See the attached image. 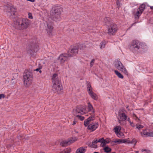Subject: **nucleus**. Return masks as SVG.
Listing matches in <instances>:
<instances>
[{
  "label": "nucleus",
  "instance_id": "72a5a7b5",
  "mask_svg": "<svg viewBox=\"0 0 153 153\" xmlns=\"http://www.w3.org/2000/svg\"><path fill=\"white\" fill-rule=\"evenodd\" d=\"M106 43L105 42H102L100 43V49H102L105 47Z\"/></svg>",
  "mask_w": 153,
  "mask_h": 153
},
{
  "label": "nucleus",
  "instance_id": "603ef678",
  "mask_svg": "<svg viewBox=\"0 0 153 153\" xmlns=\"http://www.w3.org/2000/svg\"><path fill=\"white\" fill-rule=\"evenodd\" d=\"M120 4V2L118 1L117 2V4L118 5V4Z\"/></svg>",
  "mask_w": 153,
  "mask_h": 153
},
{
  "label": "nucleus",
  "instance_id": "0eeeda50",
  "mask_svg": "<svg viewBox=\"0 0 153 153\" xmlns=\"http://www.w3.org/2000/svg\"><path fill=\"white\" fill-rule=\"evenodd\" d=\"M126 111L124 109L120 110L118 112V122L120 124H122L123 121L127 120V116L126 114Z\"/></svg>",
  "mask_w": 153,
  "mask_h": 153
},
{
  "label": "nucleus",
  "instance_id": "b1692460",
  "mask_svg": "<svg viewBox=\"0 0 153 153\" xmlns=\"http://www.w3.org/2000/svg\"><path fill=\"white\" fill-rule=\"evenodd\" d=\"M146 5L144 4H141L139 8L138 9L139 10L141 11V12H143L145 8Z\"/></svg>",
  "mask_w": 153,
  "mask_h": 153
},
{
  "label": "nucleus",
  "instance_id": "473e14b6",
  "mask_svg": "<svg viewBox=\"0 0 153 153\" xmlns=\"http://www.w3.org/2000/svg\"><path fill=\"white\" fill-rule=\"evenodd\" d=\"M136 128L139 130L142 128L144 127L142 125H140L139 124H137L136 125Z\"/></svg>",
  "mask_w": 153,
  "mask_h": 153
},
{
  "label": "nucleus",
  "instance_id": "4c0bfd02",
  "mask_svg": "<svg viewBox=\"0 0 153 153\" xmlns=\"http://www.w3.org/2000/svg\"><path fill=\"white\" fill-rule=\"evenodd\" d=\"M76 116L78 117L79 119L81 120H83L84 119L83 117L79 115H76Z\"/></svg>",
  "mask_w": 153,
  "mask_h": 153
},
{
  "label": "nucleus",
  "instance_id": "c756f323",
  "mask_svg": "<svg viewBox=\"0 0 153 153\" xmlns=\"http://www.w3.org/2000/svg\"><path fill=\"white\" fill-rule=\"evenodd\" d=\"M142 13V12H141V11L139 10L138 9L137 10V11L136 13L135 16H137V18H138L139 16Z\"/></svg>",
  "mask_w": 153,
  "mask_h": 153
},
{
  "label": "nucleus",
  "instance_id": "ea45409f",
  "mask_svg": "<svg viewBox=\"0 0 153 153\" xmlns=\"http://www.w3.org/2000/svg\"><path fill=\"white\" fill-rule=\"evenodd\" d=\"M104 139L103 138H99L98 140H97L98 142H100L101 143L102 141H104Z\"/></svg>",
  "mask_w": 153,
  "mask_h": 153
},
{
  "label": "nucleus",
  "instance_id": "864d4df0",
  "mask_svg": "<svg viewBox=\"0 0 153 153\" xmlns=\"http://www.w3.org/2000/svg\"><path fill=\"white\" fill-rule=\"evenodd\" d=\"M146 149H144V150H143H143H142V152H143V151H146Z\"/></svg>",
  "mask_w": 153,
  "mask_h": 153
},
{
  "label": "nucleus",
  "instance_id": "a211bd4d",
  "mask_svg": "<svg viewBox=\"0 0 153 153\" xmlns=\"http://www.w3.org/2000/svg\"><path fill=\"white\" fill-rule=\"evenodd\" d=\"M89 95L91 97L95 100H97V97L96 94L94 93L93 91L88 93Z\"/></svg>",
  "mask_w": 153,
  "mask_h": 153
},
{
  "label": "nucleus",
  "instance_id": "4be33fe9",
  "mask_svg": "<svg viewBox=\"0 0 153 153\" xmlns=\"http://www.w3.org/2000/svg\"><path fill=\"white\" fill-rule=\"evenodd\" d=\"M71 151V149L69 148H68L64 149L59 153H70Z\"/></svg>",
  "mask_w": 153,
  "mask_h": 153
},
{
  "label": "nucleus",
  "instance_id": "2eb2a0df",
  "mask_svg": "<svg viewBox=\"0 0 153 153\" xmlns=\"http://www.w3.org/2000/svg\"><path fill=\"white\" fill-rule=\"evenodd\" d=\"M53 29V27L51 24H47V28L46 29V30L48 34L49 35H52Z\"/></svg>",
  "mask_w": 153,
  "mask_h": 153
},
{
  "label": "nucleus",
  "instance_id": "8fccbe9b",
  "mask_svg": "<svg viewBox=\"0 0 153 153\" xmlns=\"http://www.w3.org/2000/svg\"><path fill=\"white\" fill-rule=\"evenodd\" d=\"M127 120L129 122V123H131V121L130 120V119L129 118H128L127 119Z\"/></svg>",
  "mask_w": 153,
  "mask_h": 153
},
{
  "label": "nucleus",
  "instance_id": "052dcab7",
  "mask_svg": "<svg viewBox=\"0 0 153 153\" xmlns=\"http://www.w3.org/2000/svg\"><path fill=\"white\" fill-rule=\"evenodd\" d=\"M138 151H137V152H136V153H138Z\"/></svg>",
  "mask_w": 153,
  "mask_h": 153
},
{
  "label": "nucleus",
  "instance_id": "f704fd0d",
  "mask_svg": "<svg viewBox=\"0 0 153 153\" xmlns=\"http://www.w3.org/2000/svg\"><path fill=\"white\" fill-rule=\"evenodd\" d=\"M98 142L97 140L96 139V140H94L92 142V144L93 145V146L94 148H96L97 147V146L95 145V144H96Z\"/></svg>",
  "mask_w": 153,
  "mask_h": 153
},
{
  "label": "nucleus",
  "instance_id": "6e6d98bb",
  "mask_svg": "<svg viewBox=\"0 0 153 153\" xmlns=\"http://www.w3.org/2000/svg\"><path fill=\"white\" fill-rule=\"evenodd\" d=\"M39 72L41 73L42 72V71L40 70V69L39 71Z\"/></svg>",
  "mask_w": 153,
  "mask_h": 153
},
{
  "label": "nucleus",
  "instance_id": "6e6552de",
  "mask_svg": "<svg viewBox=\"0 0 153 153\" xmlns=\"http://www.w3.org/2000/svg\"><path fill=\"white\" fill-rule=\"evenodd\" d=\"M73 111L74 114L75 115H83L85 113L86 107L82 105L77 106Z\"/></svg>",
  "mask_w": 153,
  "mask_h": 153
},
{
  "label": "nucleus",
  "instance_id": "aec40b11",
  "mask_svg": "<svg viewBox=\"0 0 153 153\" xmlns=\"http://www.w3.org/2000/svg\"><path fill=\"white\" fill-rule=\"evenodd\" d=\"M76 140V138H71L68 139L67 140L68 144L70 145L71 143L74 142Z\"/></svg>",
  "mask_w": 153,
  "mask_h": 153
},
{
  "label": "nucleus",
  "instance_id": "7c9ffc66",
  "mask_svg": "<svg viewBox=\"0 0 153 153\" xmlns=\"http://www.w3.org/2000/svg\"><path fill=\"white\" fill-rule=\"evenodd\" d=\"M126 142V141L125 140H121L119 139L117 140H116L114 141V143H125Z\"/></svg>",
  "mask_w": 153,
  "mask_h": 153
},
{
  "label": "nucleus",
  "instance_id": "09e8293b",
  "mask_svg": "<svg viewBox=\"0 0 153 153\" xmlns=\"http://www.w3.org/2000/svg\"><path fill=\"white\" fill-rule=\"evenodd\" d=\"M41 69V68H36L35 69V71H39L40 69Z\"/></svg>",
  "mask_w": 153,
  "mask_h": 153
},
{
  "label": "nucleus",
  "instance_id": "7ed1b4c3",
  "mask_svg": "<svg viewBox=\"0 0 153 153\" xmlns=\"http://www.w3.org/2000/svg\"><path fill=\"white\" fill-rule=\"evenodd\" d=\"M77 52V49L76 48H73L69 50L68 54H61L59 57V60L61 63H63L68 59V57L72 56L73 55L76 53Z\"/></svg>",
  "mask_w": 153,
  "mask_h": 153
},
{
  "label": "nucleus",
  "instance_id": "39448f33",
  "mask_svg": "<svg viewBox=\"0 0 153 153\" xmlns=\"http://www.w3.org/2000/svg\"><path fill=\"white\" fill-rule=\"evenodd\" d=\"M143 44L137 40L133 41L130 46L131 49L134 52L140 51L143 48Z\"/></svg>",
  "mask_w": 153,
  "mask_h": 153
},
{
  "label": "nucleus",
  "instance_id": "f8f14e48",
  "mask_svg": "<svg viewBox=\"0 0 153 153\" xmlns=\"http://www.w3.org/2000/svg\"><path fill=\"white\" fill-rule=\"evenodd\" d=\"M98 126L99 124L98 122L93 123L88 125V128L91 131H93L98 128Z\"/></svg>",
  "mask_w": 153,
  "mask_h": 153
},
{
  "label": "nucleus",
  "instance_id": "680f3d73",
  "mask_svg": "<svg viewBox=\"0 0 153 153\" xmlns=\"http://www.w3.org/2000/svg\"><path fill=\"white\" fill-rule=\"evenodd\" d=\"M134 24H133L132 25H133Z\"/></svg>",
  "mask_w": 153,
  "mask_h": 153
},
{
  "label": "nucleus",
  "instance_id": "4468645a",
  "mask_svg": "<svg viewBox=\"0 0 153 153\" xmlns=\"http://www.w3.org/2000/svg\"><path fill=\"white\" fill-rule=\"evenodd\" d=\"M88 111L89 112H91V113L90 114H91V115H94V112L95 111L93 109V107L92 105L90 103V102H88Z\"/></svg>",
  "mask_w": 153,
  "mask_h": 153
},
{
  "label": "nucleus",
  "instance_id": "2f4dec72",
  "mask_svg": "<svg viewBox=\"0 0 153 153\" xmlns=\"http://www.w3.org/2000/svg\"><path fill=\"white\" fill-rule=\"evenodd\" d=\"M137 141L135 139H133L131 141H127V143L129 144H133L134 145L136 143Z\"/></svg>",
  "mask_w": 153,
  "mask_h": 153
},
{
  "label": "nucleus",
  "instance_id": "4d7b16f0",
  "mask_svg": "<svg viewBox=\"0 0 153 153\" xmlns=\"http://www.w3.org/2000/svg\"><path fill=\"white\" fill-rule=\"evenodd\" d=\"M93 153H99L98 152H94Z\"/></svg>",
  "mask_w": 153,
  "mask_h": 153
},
{
  "label": "nucleus",
  "instance_id": "412c9836",
  "mask_svg": "<svg viewBox=\"0 0 153 153\" xmlns=\"http://www.w3.org/2000/svg\"><path fill=\"white\" fill-rule=\"evenodd\" d=\"M114 71L116 75L119 78L121 79H123V76L118 71L115 70Z\"/></svg>",
  "mask_w": 153,
  "mask_h": 153
},
{
  "label": "nucleus",
  "instance_id": "cd10ccee",
  "mask_svg": "<svg viewBox=\"0 0 153 153\" xmlns=\"http://www.w3.org/2000/svg\"><path fill=\"white\" fill-rule=\"evenodd\" d=\"M87 89L88 93L92 91L91 89V84L89 83H88L87 84Z\"/></svg>",
  "mask_w": 153,
  "mask_h": 153
},
{
  "label": "nucleus",
  "instance_id": "20e7f679",
  "mask_svg": "<svg viewBox=\"0 0 153 153\" xmlns=\"http://www.w3.org/2000/svg\"><path fill=\"white\" fill-rule=\"evenodd\" d=\"M33 78V73L27 70H25L24 73L23 79L24 84L26 87H28L32 82Z\"/></svg>",
  "mask_w": 153,
  "mask_h": 153
},
{
  "label": "nucleus",
  "instance_id": "58836bf2",
  "mask_svg": "<svg viewBox=\"0 0 153 153\" xmlns=\"http://www.w3.org/2000/svg\"><path fill=\"white\" fill-rule=\"evenodd\" d=\"M94 61L95 60L94 59H93L91 60L90 63L91 66L92 67V66H93L94 64Z\"/></svg>",
  "mask_w": 153,
  "mask_h": 153
},
{
  "label": "nucleus",
  "instance_id": "c03bdc74",
  "mask_svg": "<svg viewBox=\"0 0 153 153\" xmlns=\"http://www.w3.org/2000/svg\"><path fill=\"white\" fill-rule=\"evenodd\" d=\"M117 136L119 137H120L121 136V134L119 133V132H118L116 134Z\"/></svg>",
  "mask_w": 153,
  "mask_h": 153
},
{
  "label": "nucleus",
  "instance_id": "9d476101",
  "mask_svg": "<svg viewBox=\"0 0 153 153\" xmlns=\"http://www.w3.org/2000/svg\"><path fill=\"white\" fill-rule=\"evenodd\" d=\"M5 10L7 12V15L10 18H13L16 12V9L14 7H6Z\"/></svg>",
  "mask_w": 153,
  "mask_h": 153
},
{
  "label": "nucleus",
  "instance_id": "dca6fc26",
  "mask_svg": "<svg viewBox=\"0 0 153 153\" xmlns=\"http://www.w3.org/2000/svg\"><path fill=\"white\" fill-rule=\"evenodd\" d=\"M38 46L35 43L32 44L30 45V49L34 52H36L38 50Z\"/></svg>",
  "mask_w": 153,
  "mask_h": 153
},
{
  "label": "nucleus",
  "instance_id": "49530a36",
  "mask_svg": "<svg viewBox=\"0 0 153 153\" xmlns=\"http://www.w3.org/2000/svg\"><path fill=\"white\" fill-rule=\"evenodd\" d=\"M130 123V125L133 127H134L135 126V125H134V124L132 122H131V123Z\"/></svg>",
  "mask_w": 153,
  "mask_h": 153
},
{
  "label": "nucleus",
  "instance_id": "5701e85b",
  "mask_svg": "<svg viewBox=\"0 0 153 153\" xmlns=\"http://www.w3.org/2000/svg\"><path fill=\"white\" fill-rule=\"evenodd\" d=\"M60 145L62 147H65L69 145L68 141L67 140H64L61 142Z\"/></svg>",
  "mask_w": 153,
  "mask_h": 153
},
{
  "label": "nucleus",
  "instance_id": "a18cd8bd",
  "mask_svg": "<svg viewBox=\"0 0 153 153\" xmlns=\"http://www.w3.org/2000/svg\"><path fill=\"white\" fill-rule=\"evenodd\" d=\"M133 117L134 118L135 117L136 119H138V117H137V115L134 113H133Z\"/></svg>",
  "mask_w": 153,
  "mask_h": 153
},
{
  "label": "nucleus",
  "instance_id": "5fc2aeb1",
  "mask_svg": "<svg viewBox=\"0 0 153 153\" xmlns=\"http://www.w3.org/2000/svg\"><path fill=\"white\" fill-rule=\"evenodd\" d=\"M150 8L151 9H153V7H151Z\"/></svg>",
  "mask_w": 153,
  "mask_h": 153
},
{
  "label": "nucleus",
  "instance_id": "f3484780",
  "mask_svg": "<svg viewBox=\"0 0 153 153\" xmlns=\"http://www.w3.org/2000/svg\"><path fill=\"white\" fill-rule=\"evenodd\" d=\"M86 45L85 44H82V45H79L78 46V48L76 47V46L74 47L73 48H75L77 49V51H78V49H80V50H84L86 48ZM78 53V51L77 52V53Z\"/></svg>",
  "mask_w": 153,
  "mask_h": 153
},
{
  "label": "nucleus",
  "instance_id": "e433bc0d",
  "mask_svg": "<svg viewBox=\"0 0 153 153\" xmlns=\"http://www.w3.org/2000/svg\"><path fill=\"white\" fill-rule=\"evenodd\" d=\"M147 136L149 137H153V132H149L147 133Z\"/></svg>",
  "mask_w": 153,
  "mask_h": 153
},
{
  "label": "nucleus",
  "instance_id": "1a4fd4ad",
  "mask_svg": "<svg viewBox=\"0 0 153 153\" xmlns=\"http://www.w3.org/2000/svg\"><path fill=\"white\" fill-rule=\"evenodd\" d=\"M114 64L115 67L117 69L122 71L125 74H127L126 70L119 59L115 60Z\"/></svg>",
  "mask_w": 153,
  "mask_h": 153
},
{
  "label": "nucleus",
  "instance_id": "6ab92c4d",
  "mask_svg": "<svg viewBox=\"0 0 153 153\" xmlns=\"http://www.w3.org/2000/svg\"><path fill=\"white\" fill-rule=\"evenodd\" d=\"M85 151V149L84 148L81 147L77 149L76 153H84Z\"/></svg>",
  "mask_w": 153,
  "mask_h": 153
},
{
  "label": "nucleus",
  "instance_id": "13d9d810",
  "mask_svg": "<svg viewBox=\"0 0 153 153\" xmlns=\"http://www.w3.org/2000/svg\"><path fill=\"white\" fill-rule=\"evenodd\" d=\"M44 153V152H40V153Z\"/></svg>",
  "mask_w": 153,
  "mask_h": 153
},
{
  "label": "nucleus",
  "instance_id": "a878e982",
  "mask_svg": "<svg viewBox=\"0 0 153 153\" xmlns=\"http://www.w3.org/2000/svg\"><path fill=\"white\" fill-rule=\"evenodd\" d=\"M147 133H148V132H146V130H144L141 132V135L142 137H147Z\"/></svg>",
  "mask_w": 153,
  "mask_h": 153
},
{
  "label": "nucleus",
  "instance_id": "a19ab883",
  "mask_svg": "<svg viewBox=\"0 0 153 153\" xmlns=\"http://www.w3.org/2000/svg\"><path fill=\"white\" fill-rule=\"evenodd\" d=\"M28 17L30 19H32L33 17L32 16V14L30 13H28Z\"/></svg>",
  "mask_w": 153,
  "mask_h": 153
},
{
  "label": "nucleus",
  "instance_id": "bf43d9fd",
  "mask_svg": "<svg viewBox=\"0 0 153 153\" xmlns=\"http://www.w3.org/2000/svg\"><path fill=\"white\" fill-rule=\"evenodd\" d=\"M128 106H127V107H126V108L128 109Z\"/></svg>",
  "mask_w": 153,
  "mask_h": 153
},
{
  "label": "nucleus",
  "instance_id": "c85d7f7f",
  "mask_svg": "<svg viewBox=\"0 0 153 153\" xmlns=\"http://www.w3.org/2000/svg\"><path fill=\"white\" fill-rule=\"evenodd\" d=\"M120 126H117L114 128V131L115 133L119 132L120 131Z\"/></svg>",
  "mask_w": 153,
  "mask_h": 153
},
{
  "label": "nucleus",
  "instance_id": "f257e3e1",
  "mask_svg": "<svg viewBox=\"0 0 153 153\" xmlns=\"http://www.w3.org/2000/svg\"><path fill=\"white\" fill-rule=\"evenodd\" d=\"M52 90L55 93H60L62 90V87L60 80L59 79L58 75L56 74L52 76Z\"/></svg>",
  "mask_w": 153,
  "mask_h": 153
},
{
  "label": "nucleus",
  "instance_id": "9b49d317",
  "mask_svg": "<svg viewBox=\"0 0 153 153\" xmlns=\"http://www.w3.org/2000/svg\"><path fill=\"white\" fill-rule=\"evenodd\" d=\"M117 30V27L116 25L112 24L108 27V33L110 35H114Z\"/></svg>",
  "mask_w": 153,
  "mask_h": 153
},
{
  "label": "nucleus",
  "instance_id": "393cba45",
  "mask_svg": "<svg viewBox=\"0 0 153 153\" xmlns=\"http://www.w3.org/2000/svg\"><path fill=\"white\" fill-rule=\"evenodd\" d=\"M104 21L106 25H107L111 21V19L109 17H105L104 18Z\"/></svg>",
  "mask_w": 153,
  "mask_h": 153
},
{
  "label": "nucleus",
  "instance_id": "c9c22d12",
  "mask_svg": "<svg viewBox=\"0 0 153 153\" xmlns=\"http://www.w3.org/2000/svg\"><path fill=\"white\" fill-rule=\"evenodd\" d=\"M105 139H104V141H102V142L101 143V146L102 147H104L106 145V143L105 142Z\"/></svg>",
  "mask_w": 153,
  "mask_h": 153
},
{
  "label": "nucleus",
  "instance_id": "f03ea898",
  "mask_svg": "<svg viewBox=\"0 0 153 153\" xmlns=\"http://www.w3.org/2000/svg\"><path fill=\"white\" fill-rule=\"evenodd\" d=\"M30 24V22L27 19L20 18L14 22V26L16 29L23 30L27 28Z\"/></svg>",
  "mask_w": 153,
  "mask_h": 153
},
{
  "label": "nucleus",
  "instance_id": "79ce46f5",
  "mask_svg": "<svg viewBox=\"0 0 153 153\" xmlns=\"http://www.w3.org/2000/svg\"><path fill=\"white\" fill-rule=\"evenodd\" d=\"M105 142L107 144L108 143H110V140L109 139H107L106 140H105Z\"/></svg>",
  "mask_w": 153,
  "mask_h": 153
},
{
  "label": "nucleus",
  "instance_id": "37998d69",
  "mask_svg": "<svg viewBox=\"0 0 153 153\" xmlns=\"http://www.w3.org/2000/svg\"><path fill=\"white\" fill-rule=\"evenodd\" d=\"M4 97H5V95L4 94H0V99H1L2 98H4Z\"/></svg>",
  "mask_w": 153,
  "mask_h": 153
},
{
  "label": "nucleus",
  "instance_id": "de8ad7c7",
  "mask_svg": "<svg viewBox=\"0 0 153 153\" xmlns=\"http://www.w3.org/2000/svg\"><path fill=\"white\" fill-rule=\"evenodd\" d=\"M76 121L75 120H74L73 121L72 125H74L75 124H76Z\"/></svg>",
  "mask_w": 153,
  "mask_h": 153
},
{
  "label": "nucleus",
  "instance_id": "ddd939ff",
  "mask_svg": "<svg viewBox=\"0 0 153 153\" xmlns=\"http://www.w3.org/2000/svg\"><path fill=\"white\" fill-rule=\"evenodd\" d=\"M94 115H91L86 120L84 121V125L85 126H87L89 123V122L91 121L94 120Z\"/></svg>",
  "mask_w": 153,
  "mask_h": 153
},
{
  "label": "nucleus",
  "instance_id": "3c124183",
  "mask_svg": "<svg viewBox=\"0 0 153 153\" xmlns=\"http://www.w3.org/2000/svg\"><path fill=\"white\" fill-rule=\"evenodd\" d=\"M28 1H30L32 2H33L35 0H27Z\"/></svg>",
  "mask_w": 153,
  "mask_h": 153
},
{
  "label": "nucleus",
  "instance_id": "bb28decb",
  "mask_svg": "<svg viewBox=\"0 0 153 153\" xmlns=\"http://www.w3.org/2000/svg\"><path fill=\"white\" fill-rule=\"evenodd\" d=\"M103 150L105 152L108 153L111 151V149L108 146H106L103 149Z\"/></svg>",
  "mask_w": 153,
  "mask_h": 153
},
{
  "label": "nucleus",
  "instance_id": "423d86ee",
  "mask_svg": "<svg viewBox=\"0 0 153 153\" xmlns=\"http://www.w3.org/2000/svg\"><path fill=\"white\" fill-rule=\"evenodd\" d=\"M62 11V8L56 7L51 14L53 19L54 21L59 20L60 19V15Z\"/></svg>",
  "mask_w": 153,
  "mask_h": 153
}]
</instances>
